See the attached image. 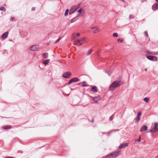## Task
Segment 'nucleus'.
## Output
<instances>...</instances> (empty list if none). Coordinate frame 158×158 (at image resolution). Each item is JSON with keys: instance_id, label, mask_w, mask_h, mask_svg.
<instances>
[{"instance_id": "nucleus-1", "label": "nucleus", "mask_w": 158, "mask_h": 158, "mask_svg": "<svg viewBox=\"0 0 158 158\" xmlns=\"http://www.w3.org/2000/svg\"><path fill=\"white\" fill-rule=\"evenodd\" d=\"M120 81H116L113 82L109 87L110 90H113L116 88L120 86L121 84Z\"/></svg>"}, {"instance_id": "nucleus-2", "label": "nucleus", "mask_w": 158, "mask_h": 158, "mask_svg": "<svg viewBox=\"0 0 158 158\" xmlns=\"http://www.w3.org/2000/svg\"><path fill=\"white\" fill-rule=\"evenodd\" d=\"M91 31L94 34L99 32L100 31L99 27L97 26H94L90 27Z\"/></svg>"}, {"instance_id": "nucleus-3", "label": "nucleus", "mask_w": 158, "mask_h": 158, "mask_svg": "<svg viewBox=\"0 0 158 158\" xmlns=\"http://www.w3.org/2000/svg\"><path fill=\"white\" fill-rule=\"evenodd\" d=\"M85 43V41L84 38H81L75 41V44H77L79 45H81Z\"/></svg>"}, {"instance_id": "nucleus-4", "label": "nucleus", "mask_w": 158, "mask_h": 158, "mask_svg": "<svg viewBox=\"0 0 158 158\" xmlns=\"http://www.w3.org/2000/svg\"><path fill=\"white\" fill-rule=\"evenodd\" d=\"M157 131H158V123H154V127L152 128L150 130V132L152 133Z\"/></svg>"}, {"instance_id": "nucleus-5", "label": "nucleus", "mask_w": 158, "mask_h": 158, "mask_svg": "<svg viewBox=\"0 0 158 158\" xmlns=\"http://www.w3.org/2000/svg\"><path fill=\"white\" fill-rule=\"evenodd\" d=\"M79 6H74L71 7L69 11V13L70 14H71L76 11Z\"/></svg>"}, {"instance_id": "nucleus-6", "label": "nucleus", "mask_w": 158, "mask_h": 158, "mask_svg": "<svg viewBox=\"0 0 158 158\" xmlns=\"http://www.w3.org/2000/svg\"><path fill=\"white\" fill-rule=\"evenodd\" d=\"M147 58L148 59L151 60L152 61L154 60L155 61H156L157 60V58L155 56H147Z\"/></svg>"}, {"instance_id": "nucleus-7", "label": "nucleus", "mask_w": 158, "mask_h": 158, "mask_svg": "<svg viewBox=\"0 0 158 158\" xmlns=\"http://www.w3.org/2000/svg\"><path fill=\"white\" fill-rule=\"evenodd\" d=\"M77 12L80 13L78 15L77 17L82 16L84 15V11L82 8H81L78 10H77Z\"/></svg>"}, {"instance_id": "nucleus-8", "label": "nucleus", "mask_w": 158, "mask_h": 158, "mask_svg": "<svg viewBox=\"0 0 158 158\" xmlns=\"http://www.w3.org/2000/svg\"><path fill=\"white\" fill-rule=\"evenodd\" d=\"M71 75V74L69 72H66L63 74L62 77L64 78H67L70 76Z\"/></svg>"}, {"instance_id": "nucleus-9", "label": "nucleus", "mask_w": 158, "mask_h": 158, "mask_svg": "<svg viewBox=\"0 0 158 158\" xmlns=\"http://www.w3.org/2000/svg\"><path fill=\"white\" fill-rule=\"evenodd\" d=\"M128 143H124L121 144L119 147V149H122L128 146Z\"/></svg>"}, {"instance_id": "nucleus-10", "label": "nucleus", "mask_w": 158, "mask_h": 158, "mask_svg": "<svg viewBox=\"0 0 158 158\" xmlns=\"http://www.w3.org/2000/svg\"><path fill=\"white\" fill-rule=\"evenodd\" d=\"M112 153L113 154L114 156V157L116 158L120 154L121 152L120 151H116Z\"/></svg>"}, {"instance_id": "nucleus-11", "label": "nucleus", "mask_w": 158, "mask_h": 158, "mask_svg": "<svg viewBox=\"0 0 158 158\" xmlns=\"http://www.w3.org/2000/svg\"><path fill=\"white\" fill-rule=\"evenodd\" d=\"M38 46L37 45H34L30 48V50L32 51H35L37 50Z\"/></svg>"}, {"instance_id": "nucleus-12", "label": "nucleus", "mask_w": 158, "mask_h": 158, "mask_svg": "<svg viewBox=\"0 0 158 158\" xmlns=\"http://www.w3.org/2000/svg\"><path fill=\"white\" fill-rule=\"evenodd\" d=\"M8 34V32H6L4 33L2 36V40H4L6 38H7V35Z\"/></svg>"}, {"instance_id": "nucleus-13", "label": "nucleus", "mask_w": 158, "mask_h": 158, "mask_svg": "<svg viewBox=\"0 0 158 158\" xmlns=\"http://www.w3.org/2000/svg\"><path fill=\"white\" fill-rule=\"evenodd\" d=\"M80 36V34L79 33H74L73 35V39H75L77 37H78Z\"/></svg>"}, {"instance_id": "nucleus-14", "label": "nucleus", "mask_w": 158, "mask_h": 158, "mask_svg": "<svg viewBox=\"0 0 158 158\" xmlns=\"http://www.w3.org/2000/svg\"><path fill=\"white\" fill-rule=\"evenodd\" d=\"M147 127L146 126H143L140 129V131L141 132H142L143 131H146L147 129Z\"/></svg>"}, {"instance_id": "nucleus-15", "label": "nucleus", "mask_w": 158, "mask_h": 158, "mask_svg": "<svg viewBox=\"0 0 158 158\" xmlns=\"http://www.w3.org/2000/svg\"><path fill=\"white\" fill-rule=\"evenodd\" d=\"M100 99L98 97H94L93 98V101L95 102H98Z\"/></svg>"}, {"instance_id": "nucleus-16", "label": "nucleus", "mask_w": 158, "mask_h": 158, "mask_svg": "<svg viewBox=\"0 0 158 158\" xmlns=\"http://www.w3.org/2000/svg\"><path fill=\"white\" fill-rule=\"evenodd\" d=\"M91 91L93 92H96L98 91L97 88L96 86H93L91 89Z\"/></svg>"}, {"instance_id": "nucleus-17", "label": "nucleus", "mask_w": 158, "mask_h": 158, "mask_svg": "<svg viewBox=\"0 0 158 158\" xmlns=\"http://www.w3.org/2000/svg\"><path fill=\"white\" fill-rule=\"evenodd\" d=\"M147 53L149 54H151L153 55H157L158 54L157 52H151L150 51L147 52Z\"/></svg>"}, {"instance_id": "nucleus-18", "label": "nucleus", "mask_w": 158, "mask_h": 158, "mask_svg": "<svg viewBox=\"0 0 158 158\" xmlns=\"http://www.w3.org/2000/svg\"><path fill=\"white\" fill-rule=\"evenodd\" d=\"M77 17H75L73 19H72L71 20V23H73L75 21H76L77 20Z\"/></svg>"}, {"instance_id": "nucleus-19", "label": "nucleus", "mask_w": 158, "mask_h": 158, "mask_svg": "<svg viewBox=\"0 0 158 158\" xmlns=\"http://www.w3.org/2000/svg\"><path fill=\"white\" fill-rule=\"evenodd\" d=\"M50 61V60L48 59L45 60L43 62V64L44 65L47 64H48Z\"/></svg>"}, {"instance_id": "nucleus-20", "label": "nucleus", "mask_w": 158, "mask_h": 158, "mask_svg": "<svg viewBox=\"0 0 158 158\" xmlns=\"http://www.w3.org/2000/svg\"><path fill=\"white\" fill-rule=\"evenodd\" d=\"M72 79L73 82L78 81L79 80V79L77 77H74Z\"/></svg>"}, {"instance_id": "nucleus-21", "label": "nucleus", "mask_w": 158, "mask_h": 158, "mask_svg": "<svg viewBox=\"0 0 158 158\" xmlns=\"http://www.w3.org/2000/svg\"><path fill=\"white\" fill-rule=\"evenodd\" d=\"M11 127L10 126H6L3 127V129L5 130L10 129Z\"/></svg>"}, {"instance_id": "nucleus-22", "label": "nucleus", "mask_w": 158, "mask_h": 158, "mask_svg": "<svg viewBox=\"0 0 158 158\" xmlns=\"http://www.w3.org/2000/svg\"><path fill=\"white\" fill-rule=\"evenodd\" d=\"M43 56L44 58H47L48 56V53H45L43 54Z\"/></svg>"}, {"instance_id": "nucleus-23", "label": "nucleus", "mask_w": 158, "mask_h": 158, "mask_svg": "<svg viewBox=\"0 0 158 158\" xmlns=\"http://www.w3.org/2000/svg\"><path fill=\"white\" fill-rule=\"evenodd\" d=\"M93 51V50L91 49L89 50L87 54V55L89 56L90 55L92 52Z\"/></svg>"}, {"instance_id": "nucleus-24", "label": "nucleus", "mask_w": 158, "mask_h": 158, "mask_svg": "<svg viewBox=\"0 0 158 158\" xmlns=\"http://www.w3.org/2000/svg\"><path fill=\"white\" fill-rule=\"evenodd\" d=\"M143 100L144 102H148L149 101V99L148 98H144Z\"/></svg>"}, {"instance_id": "nucleus-25", "label": "nucleus", "mask_w": 158, "mask_h": 158, "mask_svg": "<svg viewBox=\"0 0 158 158\" xmlns=\"http://www.w3.org/2000/svg\"><path fill=\"white\" fill-rule=\"evenodd\" d=\"M82 85L83 86H87V84L86 82H83L81 83Z\"/></svg>"}, {"instance_id": "nucleus-26", "label": "nucleus", "mask_w": 158, "mask_h": 158, "mask_svg": "<svg viewBox=\"0 0 158 158\" xmlns=\"http://www.w3.org/2000/svg\"><path fill=\"white\" fill-rule=\"evenodd\" d=\"M0 10H4V11H6V9L3 6H1L0 7Z\"/></svg>"}, {"instance_id": "nucleus-27", "label": "nucleus", "mask_w": 158, "mask_h": 158, "mask_svg": "<svg viewBox=\"0 0 158 158\" xmlns=\"http://www.w3.org/2000/svg\"><path fill=\"white\" fill-rule=\"evenodd\" d=\"M69 10L68 9L66 10L65 12L64 13V15L65 16H66L68 14V13L69 12Z\"/></svg>"}, {"instance_id": "nucleus-28", "label": "nucleus", "mask_w": 158, "mask_h": 158, "mask_svg": "<svg viewBox=\"0 0 158 158\" xmlns=\"http://www.w3.org/2000/svg\"><path fill=\"white\" fill-rule=\"evenodd\" d=\"M104 158H112L111 156L110 155V154L106 156Z\"/></svg>"}, {"instance_id": "nucleus-29", "label": "nucleus", "mask_w": 158, "mask_h": 158, "mask_svg": "<svg viewBox=\"0 0 158 158\" xmlns=\"http://www.w3.org/2000/svg\"><path fill=\"white\" fill-rule=\"evenodd\" d=\"M140 119V117L137 116V118L136 119V121H137V122H139V120Z\"/></svg>"}, {"instance_id": "nucleus-30", "label": "nucleus", "mask_w": 158, "mask_h": 158, "mask_svg": "<svg viewBox=\"0 0 158 158\" xmlns=\"http://www.w3.org/2000/svg\"><path fill=\"white\" fill-rule=\"evenodd\" d=\"M113 36L114 37H117L118 36V34L116 33H114L113 34Z\"/></svg>"}, {"instance_id": "nucleus-31", "label": "nucleus", "mask_w": 158, "mask_h": 158, "mask_svg": "<svg viewBox=\"0 0 158 158\" xmlns=\"http://www.w3.org/2000/svg\"><path fill=\"white\" fill-rule=\"evenodd\" d=\"M141 111H139L138 112L137 116L140 117V116H141Z\"/></svg>"}, {"instance_id": "nucleus-32", "label": "nucleus", "mask_w": 158, "mask_h": 158, "mask_svg": "<svg viewBox=\"0 0 158 158\" xmlns=\"http://www.w3.org/2000/svg\"><path fill=\"white\" fill-rule=\"evenodd\" d=\"M73 82V81L72 78L68 82V84H71V83H72Z\"/></svg>"}, {"instance_id": "nucleus-33", "label": "nucleus", "mask_w": 158, "mask_h": 158, "mask_svg": "<svg viewBox=\"0 0 158 158\" xmlns=\"http://www.w3.org/2000/svg\"><path fill=\"white\" fill-rule=\"evenodd\" d=\"M118 41L119 42H120L121 43L123 42V40L121 39H118Z\"/></svg>"}, {"instance_id": "nucleus-34", "label": "nucleus", "mask_w": 158, "mask_h": 158, "mask_svg": "<svg viewBox=\"0 0 158 158\" xmlns=\"http://www.w3.org/2000/svg\"><path fill=\"white\" fill-rule=\"evenodd\" d=\"M14 19H15L14 17H11V18H10V21H13L14 20Z\"/></svg>"}, {"instance_id": "nucleus-35", "label": "nucleus", "mask_w": 158, "mask_h": 158, "mask_svg": "<svg viewBox=\"0 0 158 158\" xmlns=\"http://www.w3.org/2000/svg\"><path fill=\"white\" fill-rule=\"evenodd\" d=\"M146 36H148V32L147 31H145L144 32Z\"/></svg>"}, {"instance_id": "nucleus-36", "label": "nucleus", "mask_w": 158, "mask_h": 158, "mask_svg": "<svg viewBox=\"0 0 158 158\" xmlns=\"http://www.w3.org/2000/svg\"><path fill=\"white\" fill-rule=\"evenodd\" d=\"M138 141L140 142L141 141V137L140 136L139 137L138 139L137 140Z\"/></svg>"}, {"instance_id": "nucleus-37", "label": "nucleus", "mask_w": 158, "mask_h": 158, "mask_svg": "<svg viewBox=\"0 0 158 158\" xmlns=\"http://www.w3.org/2000/svg\"><path fill=\"white\" fill-rule=\"evenodd\" d=\"M110 154L112 158H115V157H114V155L112 153H111Z\"/></svg>"}, {"instance_id": "nucleus-38", "label": "nucleus", "mask_w": 158, "mask_h": 158, "mask_svg": "<svg viewBox=\"0 0 158 158\" xmlns=\"http://www.w3.org/2000/svg\"><path fill=\"white\" fill-rule=\"evenodd\" d=\"M156 7L157 9H158V3L156 4Z\"/></svg>"}, {"instance_id": "nucleus-39", "label": "nucleus", "mask_w": 158, "mask_h": 158, "mask_svg": "<svg viewBox=\"0 0 158 158\" xmlns=\"http://www.w3.org/2000/svg\"><path fill=\"white\" fill-rule=\"evenodd\" d=\"M132 15H130L129 16V18L130 19H131L132 18Z\"/></svg>"}, {"instance_id": "nucleus-40", "label": "nucleus", "mask_w": 158, "mask_h": 158, "mask_svg": "<svg viewBox=\"0 0 158 158\" xmlns=\"http://www.w3.org/2000/svg\"><path fill=\"white\" fill-rule=\"evenodd\" d=\"M60 40V38H59L56 41V42H58Z\"/></svg>"}, {"instance_id": "nucleus-41", "label": "nucleus", "mask_w": 158, "mask_h": 158, "mask_svg": "<svg viewBox=\"0 0 158 158\" xmlns=\"http://www.w3.org/2000/svg\"><path fill=\"white\" fill-rule=\"evenodd\" d=\"M6 158H15V157H6Z\"/></svg>"}, {"instance_id": "nucleus-42", "label": "nucleus", "mask_w": 158, "mask_h": 158, "mask_svg": "<svg viewBox=\"0 0 158 158\" xmlns=\"http://www.w3.org/2000/svg\"><path fill=\"white\" fill-rule=\"evenodd\" d=\"M32 10H35V8L34 7H33L32 8Z\"/></svg>"}, {"instance_id": "nucleus-43", "label": "nucleus", "mask_w": 158, "mask_h": 158, "mask_svg": "<svg viewBox=\"0 0 158 158\" xmlns=\"http://www.w3.org/2000/svg\"><path fill=\"white\" fill-rule=\"evenodd\" d=\"M112 119H113V118L112 117H110V120H112Z\"/></svg>"}, {"instance_id": "nucleus-44", "label": "nucleus", "mask_w": 158, "mask_h": 158, "mask_svg": "<svg viewBox=\"0 0 158 158\" xmlns=\"http://www.w3.org/2000/svg\"><path fill=\"white\" fill-rule=\"evenodd\" d=\"M145 70L146 71H147V69H145Z\"/></svg>"}]
</instances>
